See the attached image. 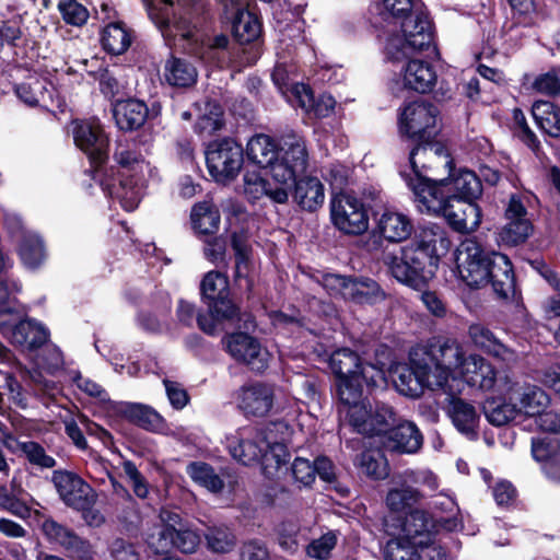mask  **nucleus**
Wrapping results in <instances>:
<instances>
[{
    "label": "nucleus",
    "mask_w": 560,
    "mask_h": 560,
    "mask_svg": "<svg viewBox=\"0 0 560 560\" xmlns=\"http://www.w3.org/2000/svg\"><path fill=\"white\" fill-rule=\"evenodd\" d=\"M19 255L25 267L30 269L39 267L45 259V249L40 237L33 233L25 234L19 247Z\"/></svg>",
    "instance_id": "09e8293b"
},
{
    "label": "nucleus",
    "mask_w": 560,
    "mask_h": 560,
    "mask_svg": "<svg viewBox=\"0 0 560 560\" xmlns=\"http://www.w3.org/2000/svg\"><path fill=\"white\" fill-rule=\"evenodd\" d=\"M0 509L23 520L31 516V508L3 485H0Z\"/></svg>",
    "instance_id": "69168bd1"
},
{
    "label": "nucleus",
    "mask_w": 560,
    "mask_h": 560,
    "mask_svg": "<svg viewBox=\"0 0 560 560\" xmlns=\"http://www.w3.org/2000/svg\"><path fill=\"white\" fill-rule=\"evenodd\" d=\"M289 145L284 160L272 167V182L267 180L257 172L246 171L243 176V194L249 202H256L264 197L275 203H285L289 189L295 177L305 172L308 153L300 140L292 137L285 142Z\"/></svg>",
    "instance_id": "f257e3e1"
},
{
    "label": "nucleus",
    "mask_w": 560,
    "mask_h": 560,
    "mask_svg": "<svg viewBox=\"0 0 560 560\" xmlns=\"http://www.w3.org/2000/svg\"><path fill=\"white\" fill-rule=\"evenodd\" d=\"M292 95L296 100L299 106L317 118H326L330 116L336 107V101L331 95L322 94L315 98L311 88L303 83L295 84L292 88Z\"/></svg>",
    "instance_id": "7c9ffc66"
},
{
    "label": "nucleus",
    "mask_w": 560,
    "mask_h": 560,
    "mask_svg": "<svg viewBox=\"0 0 560 560\" xmlns=\"http://www.w3.org/2000/svg\"><path fill=\"white\" fill-rule=\"evenodd\" d=\"M532 233L529 220H508V222L498 231L497 242L503 246H516L524 243Z\"/></svg>",
    "instance_id": "49530a36"
},
{
    "label": "nucleus",
    "mask_w": 560,
    "mask_h": 560,
    "mask_svg": "<svg viewBox=\"0 0 560 560\" xmlns=\"http://www.w3.org/2000/svg\"><path fill=\"white\" fill-rule=\"evenodd\" d=\"M164 78L173 86L188 88L196 83L198 72L187 59L172 57L165 62Z\"/></svg>",
    "instance_id": "ea45409f"
},
{
    "label": "nucleus",
    "mask_w": 560,
    "mask_h": 560,
    "mask_svg": "<svg viewBox=\"0 0 560 560\" xmlns=\"http://www.w3.org/2000/svg\"><path fill=\"white\" fill-rule=\"evenodd\" d=\"M117 164L125 170L126 174L144 179L147 173L151 172L150 164L137 149L136 143L118 141L114 153Z\"/></svg>",
    "instance_id": "2f4dec72"
},
{
    "label": "nucleus",
    "mask_w": 560,
    "mask_h": 560,
    "mask_svg": "<svg viewBox=\"0 0 560 560\" xmlns=\"http://www.w3.org/2000/svg\"><path fill=\"white\" fill-rule=\"evenodd\" d=\"M201 294L207 305L219 298L229 295V280L219 271H209L200 285Z\"/></svg>",
    "instance_id": "864d4df0"
},
{
    "label": "nucleus",
    "mask_w": 560,
    "mask_h": 560,
    "mask_svg": "<svg viewBox=\"0 0 560 560\" xmlns=\"http://www.w3.org/2000/svg\"><path fill=\"white\" fill-rule=\"evenodd\" d=\"M511 401H516L520 413L535 417L546 410L549 405V396L538 386L533 384L520 385L514 381V389L505 395Z\"/></svg>",
    "instance_id": "a878e982"
},
{
    "label": "nucleus",
    "mask_w": 560,
    "mask_h": 560,
    "mask_svg": "<svg viewBox=\"0 0 560 560\" xmlns=\"http://www.w3.org/2000/svg\"><path fill=\"white\" fill-rule=\"evenodd\" d=\"M422 443L423 436L418 427L413 422L404 421L388 432L385 446L397 453L415 454Z\"/></svg>",
    "instance_id": "cd10ccee"
},
{
    "label": "nucleus",
    "mask_w": 560,
    "mask_h": 560,
    "mask_svg": "<svg viewBox=\"0 0 560 560\" xmlns=\"http://www.w3.org/2000/svg\"><path fill=\"white\" fill-rule=\"evenodd\" d=\"M468 336L478 349L508 365L515 364L520 360V355L514 349L503 345L494 334L482 324H471L468 327Z\"/></svg>",
    "instance_id": "6ab92c4d"
},
{
    "label": "nucleus",
    "mask_w": 560,
    "mask_h": 560,
    "mask_svg": "<svg viewBox=\"0 0 560 560\" xmlns=\"http://www.w3.org/2000/svg\"><path fill=\"white\" fill-rule=\"evenodd\" d=\"M448 173V177L442 178V184L446 187L451 198L476 200L481 196V182L472 171L467 168L455 171L453 165Z\"/></svg>",
    "instance_id": "393cba45"
},
{
    "label": "nucleus",
    "mask_w": 560,
    "mask_h": 560,
    "mask_svg": "<svg viewBox=\"0 0 560 560\" xmlns=\"http://www.w3.org/2000/svg\"><path fill=\"white\" fill-rule=\"evenodd\" d=\"M329 366L337 380L361 373L362 369L368 372L377 373L370 364H362L360 357L349 348L338 349L329 358Z\"/></svg>",
    "instance_id": "c9c22d12"
},
{
    "label": "nucleus",
    "mask_w": 560,
    "mask_h": 560,
    "mask_svg": "<svg viewBox=\"0 0 560 560\" xmlns=\"http://www.w3.org/2000/svg\"><path fill=\"white\" fill-rule=\"evenodd\" d=\"M375 232L389 243H400L410 237L413 223L404 212L385 209L376 220Z\"/></svg>",
    "instance_id": "5701e85b"
},
{
    "label": "nucleus",
    "mask_w": 560,
    "mask_h": 560,
    "mask_svg": "<svg viewBox=\"0 0 560 560\" xmlns=\"http://www.w3.org/2000/svg\"><path fill=\"white\" fill-rule=\"evenodd\" d=\"M226 13L233 15L232 30L235 38L242 43H252L260 36L261 24L258 18L243 8L241 0H224Z\"/></svg>",
    "instance_id": "4be33fe9"
},
{
    "label": "nucleus",
    "mask_w": 560,
    "mask_h": 560,
    "mask_svg": "<svg viewBox=\"0 0 560 560\" xmlns=\"http://www.w3.org/2000/svg\"><path fill=\"white\" fill-rule=\"evenodd\" d=\"M222 343L233 359L247 364L253 371L261 372L267 368L269 354L254 337L234 332L226 335Z\"/></svg>",
    "instance_id": "4468645a"
},
{
    "label": "nucleus",
    "mask_w": 560,
    "mask_h": 560,
    "mask_svg": "<svg viewBox=\"0 0 560 560\" xmlns=\"http://www.w3.org/2000/svg\"><path fill=\"white\" fill-rule=\"evenodd\" d=\"M438 527V521H433L425 511L415 509L407 514L402 523L400 537L416 545L431 542V538L434 537L433 529Z\"/></svg>",
    "instance_id": "bb28decb"
},
{
    "label": "nucleus",
    "mask_w": 560,
    "mask_h": 560,
    "mask_svg": "<svg viewBox=\"0 0 560 560\" xmlns=\"http://www.w3.org/2000/svg\"><path fill=\"white\" fill-rule=\"evenodd\" d=\"M176 316L184 326L192 327L194 323L197 322L198 327L205 334L214 335L217 331L213 318L197 312L196 306L188 301L179 300Z\"/></svg>",
    "instance_id": "a18cd8bd"
},
{
    "label": "nucleus",
    "mask_w": 560,
    "mask_h": 560,
    "mask_svg": "<svg viewBox=\"0 0 560 560\" xmlns=\"http://www.w3.org/2000/svg\"><path fill=\"white\" fill-rule=\"evenodd\" d=\"M467 360L464 346L456 338L438 337L425 346L415 347V363L421 375L427 366L431 371L430 384L439 389L446 386L451 376L460 375Z\"/></svg>",
    "instance_id": "7ed1b4c3"
},
{
    "label": "nucleus",
    "mask_w": 560,
    "mask_h": 560,
    "mask_svg": "<svg viewBox=\"0 0 560 560\" xmlns=\"http://www.w3.org/2000/svg\"><path fill=\"white\" fill-rule=\"evenodd\" d=\"M65 365L60 349L54 345H47L38 358L37 366L49 374H55Z\"/></svg>",
    "instance_id": "774afa93"
},
{
    "label": "nucleus",
    "mask_w": 560,
    "mask_h": 560,
    "mask_svg": "<svg viewBox=\"0 0 560 560\" xmlns=\"http://www.w3.org/2000/svg\"><path fill=\"white\" fill-rule=\"evenodd\" d=\"M52 483L62 502L74 510L93 506L95 492L80 476L68 470H55Z\"/></svg>",
    "instance_id": "ddd939ff"
},
{
    "label": "nucleus",
    "mask_w": 560,
    "mask_h": 560,
    "mask_svg": "<svg viewBox=\"0 0 560 560\" xmlns=\"http://www.w3.org/2000/svg\"><path fill=\"white\" fill-rule=\"evenodd\" d=\"M49 330L34 319L20 320L10 330L11 342L23 351L33 352L49 340Z\"/></svg>",
    "instance_id": "b1692460"
},
{
    "label": "nucleus",
    "mask_w": 560,
    "mask_h": 560,
    "mask_svg": "<svg viewBox=\"0 0 560 560\" xmlns=\"http://www.w3.org/2000/svg\"><path fill=\"white\" fill-rule=\"evenodd\" d=\"M401 19V34L390 35L385 45L386 56L394 61L410 58L433 40L431 23L420 5Z\"/></svg>",
    "instance_id": "20e7f679"
},
{
    "label": "nucleus",
    "mask_w": 560,
    "mask_h": 560,
    "mask_svg": "<svg viewBox=\"0 0 560 560\" xmlns=\"http://www.w3.org/2000/svg\"><path fill=\"white\" fill-rule=\"evenodd\" d=\"M422 143L415 147L409 155V161L415 173V178L424 177L422 172L434 167L443 166L452 170L453 160L447 149L441 143H431L421 141Z\"/></svg>",
    "instance_id": "a211bd4d"
},
{
    "label": "nucleus",
    "mask_w": 560,
    "mask_h": 560,
    "mask_svg": "<svg viewBox=\"0 0 560 560\" xmlns=\"http://www.w3.org/2000/svg\"><path fill=\"white\" fill-rule=\"evenodd\" d=\"M208 548L217 553H228L235 547L236 540L228 527H211L206 533Z\"/></svg>",
    "instance_id": "bf43d9fd"
},
{
    "label": "nucleus",
    "mask_w": 560,
    "mask_h": 560,
    "mask_svg": "<svg viewBox=\"0 0 560 560\" xmlns=\"http://www.w3.org/2000/svg\"><path fill=\"white\" fill-rule=\"evenodd\" d=\"M489 283L500 298H508L514 292L515 278L512 262L506 255L492 254V262L489 267Z\"/></svg>",
    "instance_id": "c756f323"
},
{
    "label": "nucleus",
    "mask_w": 560,
    "mask_h": 560,
    "mask_svg": "<svg viewBox=\"0 0 560 560\" xmlns=\"http://www.w3.org/2000/svg\"><path fill=\"white\" fill-rule=\"evenodd\" d=\"M538 127L551 137H560V106L547 101H537L532 107Z\"/></svg>",
    "instance_id": "79ce46f5"
},
{
    "label": "nucleus",
    "mask_w": 560,
    "mask_h": 560,
    "mask_svg": "<svg viewBox=\"0 0 560 560\" xmlns=\"http://www.w3.org/2000/svg\"><path fill=\"white\" fill-rule=\"evenodd\" d=\"M206 162L209 174L215 182H231L242 168L244 151L241 144L233 139L217 140L208 145Z\"/></svg>",
    "instance_id": "6e6552de"
},
{
    "label": "nucleus",
    "mask_w": 560,
    "mask_h": 560,
    "mask_svg": "<svg viewBox=\"0 0 560 560\" xmlns=\"http://www.w3.org/2000/svg\"><path fill=\"white\" fill-rule=\"evenodd\" d=\"M296 138L303 144L304 150L307 152L305 140L302 136L290 131L281 136L280 147L275 140L267 135H255L252 137L246 145L245 154L249 162L253 164L266 168L269 167L272 172V167L281 163L287 155L289 145L285 144L289 138Z\"/></svg>",
    "instance_id": "9b49d317"
},
{
    "label": "nucleus",
    "mask_w": 560,
    "mask_h": 560,
    "mask_svg": "<svg viewBox=\"0 0 560 560\" xmlns=\"http://www.w3.org/2000/svg\"><path fill=\"white\" fill-rule=\"evenodd\" d=\"M439 109L425 102L408 104L399 116V131L417 141H429L438 133Z\"/></svg>",
    "instance_id": "1a4fd4ad"
},
{
    "label": "nucleus",
    "mask_w": 560,
    "mask_h": 560,
    "mask_svg": "<svg viewBox=\"0 0 560 560\" xmlns=\"http://www.w3.org/2000/svg\"><path fill=\"white\" fill-rule=\"evenodd\" d=\"M372 406L365 400H358V402L349 404L340 407V412L346 413L349 423L354 428L358 433L371 431V427H366L369 417H371Z\"/></svg>",
    "instance_id": "4d7b16f0"
},
{
    "label": "nucleus",
    "mask_w": 560,
    "mask_h": 560,
    "mask_svg": "<svg viewBox=\"0 0 560 560\" xmlns=\"http://www.w3.org/2000/svg\"><path fill=\"white\" fill-rule=\"evenodd\" d=\"M334 225L346 234L358 235L368 230L369 219L363 203L347 194H337L330 203Z\"/></svg>",
    "instance_id": "f8f14e48"
},
{
    "label": "nucleus",
    "mask_w": 560,
    "mask_h": 560,
    "mask_svg": "<svg viewBox=\"0 0 560 560\" xmlns=\"http://www.w3.org/2000/svg\"><path fill=\"white\" fill-rule=\"evenodd\" d=\"M126 415L137 425L145 430H159L163 427V418L151 407L140 404L129 405Z\"/></svg>",
    "instance_id": "5fc2aeb1"
},
{
    "label": "nucleus",
    "mask_w": 560,
    "mask_h": 560,
    "mask_svg": "<svg viewBox=\"0 0 560 560\" xmlns=\"http://www.w3.org/2000/svg\"><path fill=\"white\" fill-rule=\"evenodd\" d=\"M359 466L369 477L383 479L388 475V467L385 457L380 451H365L360 455Z\"/></svg>",
    "instance_id": "13d9d810"
},
{
    "label": "nucleus",
    "mask_w": 560,
    "mask_h": 560,
    "mask_svg": "<svg viewBox=\"0 0 560 560\" xmlns=\"http://www.w3.org/2000/svg\"><path fill=\"white\" fill-rule=\"evenodd\" d=\"M504 397V400L489 398L483 404V413L487 420L497 427L509 423L520 413L517 402Z\"/></svg>",
    "instance_id": "c03bdc74"
},
{
    "label": "nucleus",
    "mask_w": 560,
    "mask_h": 560,
    "mask_svg": "<svg viewBox=\"0 0 560 560\" xmlns=\"http://www.w3.org/2000/svg\"><path fill=\"white\" fill-rule=\"evenodd\" d=\"M436 79V72L429 62L411 59L404 68L402 82L409 90L427 93L433 89Z\"/></svg>",
    "instance_id": "c85d7f7f"
},
{
    "label": "nucleus",
    "mask_w": 560,
    "mask_h": 560,
    "mask_svg": "<svg viewBox=\"0 0 560 560\" xmlns=\"http://www.w3.org/2000/svg\"><path fill=\"white\" fill-rule=\"evenodd\" d=\"M492 254L483 250L474 238L464 240L456 249V269L463 282L470 288H480L489 283V267Z\"/></svg>",
    "instance_id": "423d86ee"
},
{
    "label": "nucleus",
    "mask_w": 560,
    "mask_h": 560,
    "mask_svg": "<svg viewBox=\"0 0 560 560\" xmlns=\"http://www.w3.org/2000/svg\"><path fill=\"white\" fill-rule=\"evenodd\" d=\"M438 241H443L441 235L424 230L416 241L400 249V256L386 255L384 262L399 282L419 288L434 273Z\"/></svg>",
    "instance_id": "f03ea898"
},
{
    "label": "nucleus",
    "mask_w": 560,
    "mask_h": 560,
    "mask_svg": "<svg viewBox=\"0 0 560 560\" xmlns=\"http://www.w3.org/2000/svg\"><path fill=\"white\" fill-rule=\"evenodd\" d=\"M532 454L537 462L544 465L560 455V440L550 435L533 439Z\"/></svg>",
    "instance_id": "680f3d73"
},
{
    "label": "nucleus",
    "mask_w": 560,
    "mask_h": 560,
    "mask_svg": "<svg viewBox=\"0 0 560 560\" xmlns=\"http://www.w3.org/2000/svg\"><path fill=\"white\" fill-rule=\"evenodd\" d=\"M293 197L302 209L315 211L324 203V185L316 177L301 178L295 183Z\"/></svg>",
    "instance_id": "e433bc0d"
},
{
    "label": "nucleus",
    "mask_w": 560,
    "mask_h": 560,
    "mask_svg": "<svg viewBox=\"0 0 560 560\" xmlns=\"http://www.w3.org/2000/svg\"><path fill=\"white\" fill-rule=\"evenodd\" d=\"M468 385L483 392L505 395L514 389V380L506 371H498L492 363L478 354H469L459 375Z\"/></svg>",
    "instance_id": "0eeeda50"
},
{
    "label": "nucleus",
    "mask_w": 560,
    "mask_h": 560,
    "mask_svg": "<svg viewBox=\"0 0 560 560\" xmlns=\"http://www.w3.org/2000/svg\"><path fill=\"white\" fill-rule=\"evenodd\" d=\"M148 116V107L143 102L126 100L118 102L114 107L116 125L121 130L140 128Z\"/></svg>",
    "instance_id": "f704fd0d"
},
{
    "label": "nucleus",
    "mask_w": 560,
    "mask_h": 560,
    "mask_svg": "<svg viewBox=\"0 0 560 560\" xmlns=\"http://www.w3.org/2000/svg\"><path fill=\"white\" fill-rule=\"evenodd\" d=\"M232 247L235 252V277L241 280L245 279L246 289L250 290L253 282L248 279V265H249V246L244 235L234 233L232 235Z\"/></svg>",
    "instance_id": "6e6d98bb"
},
{
    "label": "nucleus",
    "mask_w": 560,
    "mask_h": 560,
    "mask_svg": "<svg viewBox=\"0 0 560 560\" xmlns=\"http://www.w3.org/2000/svg\"><path fill=\"white\" fill-rule=\"evenodd\" d=\"M285 429L283 422H272L264 428L243 427L226 436V446L231 456L238 463L249 466L258 463L266 453L268 433Z\"/></svg>",
    "instance_id": "39448f33"
},
{
    "label": "nucleus",
    "mask_w": 560,
    "mask_h": 560,
    "mask_svg": "<svg viewBox=\"0 0 560 560\" xmlns=\"http://www.w3.org/2000/svg\"><path fill=\"white\" fill-rule=\"evenodd\" d=\"M407 184L413 191L419 211L443 215L451 202V197L442 184V179L432 180L428 177H417L410 178Z\"/></svg>",
    "instance_id": "2eb2a0df"
},
{
    "label": "nucleus",
    "mask_w": 560,
    "mask_h": 560,
    "mask_svg": "<svg viewBox=\"0 0 560 560\" xmlns=\"http://www.w3.org/2000/svg\"><path fill=\"white\" fill-rule=\"evenodd\" d=\"M433 506L442 513L450 514L448 516H441L438 521L439 528L447 532H455L462 529L463 522L458 516V506L455 500L443 492L439 493L433 502Z\"/></svg>",
    "instance_id": "de8ad7c7"
},
{
    "label": "nucleus",
    "mask_w": 560,
    "mask_h": 560,
    "mask_svg": "<svg viewBox=\"0 0 560 560\" xmlns=\"http://www.w3.org/2000/svg\"><path fill=\"white\" fill-rule=\"evenodd\" d=\"M410 366H400L396 370L394 384L397 390L408 397H419L424 388L431 390L439 389L438 386L431 385L429 378L431 371H428L427 366L423 369V375H421L418 366L415 363V348L409 353Z\"/></svg>",
    "instance_id": "aec40b11"
},
{
    "label": "nucleus",
    "mask_w": 560,
    "mask_h": 560,
    "mask_svg": "<svg viewBox=\"0 0 560 560\" xmlns=\"http://www.w3.org/2000/svg\"><path fill=\"white\" fill-rule=\"evenodd\" d=\"M475 201L451 198L443 217L454 230L462 233L472 232L481 222V211Z\"/></svg>",
    "instance_id": "412c9836"
},
{
    "label": "nucleus",
    "mask_w": 560,
    "mask_h": 560,
    "mask_svg": "<svg viewBox=\"0 0 560 560\" xmlns=\"http://www.w3.org/2000/svg\"><path fill=\"white\" fill-rule=\"evenodd\" d=\"M75 145L93 164H102L107 159L108 139L97 119L82 120L73 129Z\"/></svg>",
    "instance_id": "dca6fc26"
},
{
    "label": "nucleus",
    "mask_w": 560,
    "mask_h": 560,
    "mask_svg": "<svg viewBox=\"0 0 560 560\" xmlns=\"http://www.w3.org/2000/svg\"><path fill=\"white\" fill-rule=\"evenodd\" d=\"M194 230L199 234H214L220 225V212L218 208L209 201L196 203L190 213Z\"/></svg>",
    "instance_id": "a19ab883"
},
{
    "label": "nucleus",
    "mask_w": 560,
    "mask_h": 560,
    "mask_svg": "<svg viewBox=\"0 0 560 560\" xmlns=\"http://www.w3.org/2000/svg\"><path fill=\"white\" fill-rule=\"evenodd\" d=\"M419 547L406 538L398 537L387 542L386 560H419Z\"/></svg>",
    "instance_id": "052dcab7"
},
{
    "label": "nucleus",
    "mask_w": 560,
    "mask_h": 560,
    "mask_svg": "<svg viewBox=\"0 0 560 560\" xmlns=\"http://www.w3.org/2000/svg\"><path fill=\"white\" fill-rule=\"evenodd\" d=\"M58 9L63 21L73 26L84 25L90 16L88 9L77 0H62Z\"/></svg>",
    "instance_id": "0e129e2a"
},
{
    "label": "nucleus",
    "mask_w": 560,
    "mask_h": 560,
    "mask_svg": "<svg viewBox=\"0 0 560 560\" xmlns=\"http://www.w3.org/2000/svg\"><path fill=\"white\" fill-rule=\"evenodd\" d=\"M292 477L294 482L299 485V488L310 487L316 477V469L308 459L303 457H296L291 466Z\"/></svg>",
    "instance_id": "338daca9"
},
{
    "label": "nucleus",
    "mask_w": 560,
    "mask_h": 560,
    "mask_svg": "<svg viewBox=\"0 0 560 560\" xmlns=\"http://www.w3.org/2000/svg\"><path fill=\"white\" fill-rule=\"evenodd\" d=\"M285 429H281L280 431H276L273 433H268L266 440V453L262 455V458L266 462L273 459L277 466L285 464L288 462L289 454L287 452V447L282 442V435Z\"/></svg>",
    "instance_id": "e2e57ef3"
},
{
    "label": "nucleus",
    "mask_w": 560,
    "mask_h": 560,
    "mask_svg": "<svg viewBox=\"0 0 560 560\" xmlns=\"http://www.w3.org/2000/svg\"><path fill=\"white\" fill-rule=\"evenodd\" d=\"M324 285L332 294H340L347 300L359 304H373L385 299V293L376 281L370 278H347L329 275L324 279Z\"/></svg>",
    "instance_id": "9d476101"
},
{
    "label": "nucleus",
    "mask_w": 560,
    "mask_h": 560,
    "mask_svg": "<svg viewBox=\"0 0 560 560\" xmlns=\"http://www.w3.org/2000/svg\"><path fill=\"white\" fill-rule=\"evenodd\" d=\"M396 423V415L392 407L383 402H376L371 409V417L366 427H371V431L363 432L365 435H378L386 433L390 425Z\"/></svg>",
    "instance_id": "3c124183"
},
{
    "label": "nucleus",
    "mask_w": 560,
    "mask_h": 560,
    "mask_svg": "<svg viewBox=\"0 0 560 560\" xmlns=\"http://www.w3.org/2000/svg\"><path fill=\"white\" fill-rule=\"evenodd\" d=\"M16 447L32 466L51 469L57 465V460L35 441H16Z\"/></svg>",
    "instance_id": "8fccbe9b"
},
{
    "label": "nucleus",
    "mask_w": 560,
    "mask_h": 560,
    "mask_svg": "<svg viewBox=\"0 0 560 560\" xmlns=\"http://www.w3.org/2000/svg\"><path fill=\"white\" fill-rule=\"evenodd\" d=\"M131 40L130 32L121 22L109 23L102 32L103 48L113 55L124 54L131 45Z\"/></svg>",
    "instance_id": "37998d69"
},
{
    "label": "nucleus",
    "mask_w": 560,
    "mask_h": 560,
    "mask_svg": "<svg viewBox=\"0 0 560 560\" xmlns=\"http://www.w3.org/2000/svg\"><path fill=\"white\" fill-rule=\"evenodd\" d=\"M16 96L28 106L49 107L52 103V85L42 78H31L18 84L14 89Z\"/></svg>",
    "instance_id": "72a5a7b5"
},
{
    "label": "nucleus",
    "mask_w": 560,
    "mask_h": 560,
    "mask_svg": "<svg viewBox=\"0 0 560 560\" xmlns=\"http://www.w3.org/2000/svg\"><path fill=\"white\" fill-rule=\"evenodd\" d=\"M448 415L455 428L469 439L477 436L479 413L476 407L462 399L453 397L448 406Z\"/></svg>",
    "instance_id": "473e14b6"
},
{
    "label": "nucleus",
    "mask_w": 560,
    "mask_h": 560,
    "mask_svg": "<svg viewBox=\"0 0 560 560\" xmlns=\"http://www.w3.org/2000/svg\"><path fill=\"white\" fill-rule=\"evenodd\" d=\"M189 477L209 491L220 492L223 487V480L214 472L213 468L206 463H191L187 466Z\"/></svg>",
    "instance_id": "603ef678"
},
{
    "label": "nucleus",
    "mask_w": 560,
    "mask_h": 560,
    "mask_svg": "<svg viewBox=\"0 0 560 560\" xmlns=\"http://www.w3.org/2000/svg\"><path fill=\"white\" fill-rule=\"evenodd\" d=\"M275 402V389L266 383H250L242 386L237 394V406L247 417L267 416Z\"/></svg>",
    "instance_id": "f3484780"
},
{
    "label": "nucleus",
    "mask_w": 560,
    "mask_h": 560,
    "mask_svg": "<svg viewBox=\"0 0 560 560\" xmlns=\"http://www.w3.org/2000/svg\"><path fill=\"white\" fill-rule=\"evenodd\" d=\"M372 383L374 384V373L368 372L366 369H362L360 374L337 380L336 387L340 406L362 400L363 384L370 385Z\"/></svg>",
    "instance_id": "4c0bfd02"
},
{
    "label": "nucleus",
    "mask_w": 560,
    "mask_h": 560,
    "mask_svg": "<svg viewBox=\"0 0 560 560\" xmlns=\"http://www.w3.org/2000/svg\"><path fill=\"white\" fill-rule=\"evenodd\" d=\"M407 478L402 481H394L386 495V505L392 512H405L421 502L424 494L418 489L407 485Z\"/></svg>",
    "instance_id": "58836bf2"
}]
</instances>
